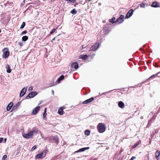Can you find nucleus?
<instances>
[{
    "label": "nucleus",
    "mask_w": 160,
    "mask_h": 160,
    "mask_svg": "<svg viewBox=\"0 0 160 160\" xmlns=\"http://www.w3.org/2000/svg\"><path fill=\"white\" fill-rule=\"evenodd\" d=\"M38 133V130H33L28 133H24L23 134V137L29 139L31 138L33 135H35Z\"/></svg>",
    "instance_id": "obj_1"
},
{
    "label": "nucleus",
    "mask_w": 160,
    "mask_h": 160,
    "mask_svg": "<svg viewBox=\"0 0 160 160\" xmlns=\"http://www.w3.org/2000/svg\"><path fill=\"white\" fill-rule=\"evenodd\" d=\"M97 128L99 132L102 133L105 131V124L102 123H99L97 126Z\"/></svg>",
    "instance_id": "obj_2"
},
{
    "label": "nucleus",
    "mask_w": 160,
    "mask_h": 160,
    "mask_svg": "<svg viewBox=\"0 0 160 160\" xmlns=\"http://www.w3.org/2000/svg\"><path fill=\"white\" fill-rule=\"evenodd\" d=\"M3 54L2 55L3 58H6L9 55L10 53L9 49L7 48H5L2 50Z\"/></svg>",
    "instance_id": "obj_3"
},
{
    "label": "nucleus",
    "mask_w": 160,
    "mask_h": 160,
    "mask_svg": "<svg viewBox=\"0 0 160 160\" xmlns=\"http://www.w3.org/2000/svg\"><path fill=\"white\" fill-rule=\"evenodd\" d=\"M46 154V151H43L41 153H39L36 156L35 158L36 159H38V158H42L45 156Z\"/></svg>",
    "instance_id": "obj_4"
},
{
    "label": "nucleus",
    "mask_w": 160,
    "mask_h": 160,
    "mask_svg": "<svg viewBox=\"0 0 160 160\" xmlns=\"http://www.w3.org/2000/svg\"><path fill=\"white\" fill-rule=\"evenodd\" d=\"M37 94L38 93L35 91L32 92L28 94V96L26 97V98L28 99L30 98H32L36 96Z\"/></svg>",
    "instance_id": "obj_5"
},
{
    "label": "nucleus",
    "mask_w": 160,
    "mask_h": 160,
    "mask_svg": "<svg viewBox=\"0 0 160 160\" xmlns=\"http://www.w3.org/2000/svg\"><path fill=\"white\" fill-rule=\"evenodd\" d=\"M99 47V44L98 43H96L93 45L91 47L89 51H95L98 49V48Z\"/></svg>",
    "instance_id": "obj_6"
},
{
    "label": "nucleus",
    "mask_w": 160,
    "mask_h": 160,
    "mask_svg": "<svg viewBox=\"0 0 160 160\" xmlns=\"http://www.w3.org/2000/svg\"><path fill=\"white\" fill-rule=\"evenodd\" d=\"M27 87H24L22 89L20 92V97H22L24 95L27 91Z\"/></svg>",
    "instance_id": "obj_7"
},
{
    "label": "nucleus",
    "mask_w": 160,
    "mask_h": 160,
    "mask_svg": "<svg viewBox=\"0 0 160 160\" xmlns=\"http://www.w3.org/2000/svg\"><path fill=\"white\" fill-rule=\"evenodd\" d=\"M133 12V10L132 9H131L129 10L125 18H128L131 17L132 15Z\"/></svg>",
    "instance_id": "obj_8"
},
{
    "label": "nucleus",
    "mask_w": 160,
    "mask_h": 160,
    "mask_svg": "<svg viewBox=\"0 0 160 160\" xmlns=\"http://www.w3.org/2000/svg\"><path fill=\"white\" fill-rule=\"evenodd\" d=\"M40 108L39 106H38L34 108L33 109V111L32 112V113L33 115H35L37 114V112L39 111L40 110Z\"/></svg>",
    "instance_id": "obj_9"
},
{
    "label": "nucleus",
    "mask_w": 160,
    "mask_h": 160,
    "mask_svg": "<svg viewBox=\"0 0 160 160\" xmlns=\"http://www.w3.org/2000/svg\"><path fill=\"white\" fill-rule=\"evenodd\" d=\"M94 100L93 97H92L88 99L83 102L82 103L83 104H87L88 103L92 102Z\"/></svg>",
    "instance_id": "obj_10"
},
{
    "label": "nucleus",
    "mask_w": 160,
    "mask_h": 160,
    "mask_svg": "<svg viewBox=\"0 0 160 160\" xmlns=\"http://www.w3.org/2000/svg\"><path fill=\"white\" fill-rule=\"evenodd\" d=\"M151 6L154 8H158L160 7L159 4L157 2H153Z\"/></svg>",
    "instance_id": "obj_11"
},
{
    "label": "nucleus",
    "mask_w": 160,
    "mask_h": 160,
    "mask_svg": "<svg viewBox=\"0 0 160 160\" xmlns=\"http://www.w3.org/2000/svg\"><path fill=\"white\" fill-rule=\"evenodd\" d=\"M20 102H18L15 106H13L12 111H15L17 110L20 105Z\"/></svg>",
    "instance_id": "obj_12"
},
{
    "label": "nucleus",
    "mask_w": 160,
    "mask_h": 160,
    "mask_svg": "<svg viewBox=\"0 0 160 160\" xmlns=\"http://www.w3.org/2000/svg\"><path fill=\"white\" fill-rule=\"evenodd\" d=\"M71 67L72 68H74L75 69H77L78 68V64L77 62H73L72 63Z\"/></svg>",
    "instance_id": "obj_13"
},
{
    "label": "nucleus",
    "mask_w": 160,
    "mask_h": 160,
    "mask_svg": "<svg viewBox=\"0 0 160 160\" xmlns=\"http://www.w3.org/2000/svg\"><path fill=\"white\" fill-rule=\"evenodd\" d=\"M118 106L120 108H122L124 107V104L122 101H120L118 102Z\"/></svg>",
    "instance_id": "obj_14"
},
{
    "label": "nucleus",
    "mask_w": 160,
    "mask_h": 160,
    "mask_svg": "<svg viewBox=\"0 0 160 160\" xmlns=\"http://www.w3.org/2000/svg\"><path fill=\"white\" fill-rule=\"evenodd\" d=\"M13 104V103L12 102H11L9 103L7 107V109L8 111H9L11 107H12Z\"/></svg>",
    "instance_id": "obj_15"
},
{
    "label": "nucleus",
    "mask_w": 160,
    "mask_h": 160,
    "mask_svg": "<svg viewBox=\"0 0 160 160\" xmlns=\"http://www.w3.org/2000/svg\"><path fill=\"white\" fill-rule=\"evenodd\" d=\"M63 108H59L58 110V113L60 115H62L63 112Z\"/></svg>",
    "instance_id": "obj_16"
},
{
    "label": "nucleus",
    "mask_w": 160,
    "mask_h": 160,
    "mask_svg": "<svg viewBox=\"0 0 160 160\" xmlns=\"http://www.w3.org/2000/svg\"><path fill=\"white\" fill-rule=\"evenodd\" d=\"M160 156V152L158 150H157L155 152V157L157 160L159 159L158 157Z\"/></svg>",
    "instance_id": "obj_17"
},
{
    "label": "nucleus",
    "mask_w": 160,
    "mask_h": 160,
    "mask_svg": "<svg viewBox=\"0 0 160 160\" xmlns=\"http://www.w3.org/2000/svg\"><path fill=\"white\" fill-rule=\"evenodd\" d=\"M11 67L9 65H8L6 67L7 68V72L8 73H10L11 72L12 70L10 69Z\"/></svg>",
    "instance_id": "obj_18"
},
{
    "label": "nucleus",
    "mask_w": 160,
    "mask_h": 160,
    "mask_svg": "<svg viewBox=\"0 0 160 160\" xmlns=\"http://www.w3.org/2000/svg\"><path fill=\"white\" fill-rule=\"evenodd\" d=\"M88 56L87 55H81L80 56V58L83 59L84 60H86L88 58Z\"/></svg>",
    "instance_id": "obj_19"
},
{
    "label": "nucleus",
    "mask_w": 160,
    "mask_h": 160,
    "mask_svg": "<svg viewBox=\"0 0 160 160\" xmlns=\"http://www.w3.org/2000/svg\"><path fill=\"white\" fill-rule=\"evenodd\" d=\"M124 21V20H122L120 18H118L117 19L116 22H118L119 24H120L123 22Z\"/></svg>",
    "instance_id": "obj_20"
},
{
    "label": "nucleus",
    "mask_w": 160,
    "mask_h": 160,
    "mask_svg": "<svg viewBox=\"0 0 160 160\" xmlns=\"http://www.w3.org/2000/svg\"><path fill=\"white\" fill-rule=\"evenodd\" d=\"M64 78V76L63 75H61L58 79V83H59Z\"/></svg>",
    "instance_id": "obj_21"
},
{
    "label": "nucleus",
    "mask_w": 160,
    "mask_h": 160,
    "mask_svg": "<svg viewBox=\"0 0 160 160\" xmlns=\"http://www.w3.org/2000/svg\"><path fill=\"white\" fill-rule=\"evenodd\" d=\"M116 20V18L115 17H113L111 19H110L109 20V22L113 24L115 22V21Z\"/></svg>",
    "instance_id": "obj_22"
},
{
    "label": "nucleus",
    "mask_w": 160,
    "mask_h": 160,
    "mask_svg": "<svg viewBox=\"0 0 160 160\" xmlns=\"http://www.w3.org/2000/svg\"><path fill=\"white\" fill-rule=\"evenodd\" d=\"M103 29L105 32H108L109 29V27L107 25H106L104 27Z\"/></svg>",
    "instance_id": "obj_23"
},
{
    "label": "nucleus",
    "mask_w": 160,
    "mask_h": 160,
    "mask_svg": "<svg viewBox=\"0 0 160 160\" xmlns=\"http://www.w3.org/2000/svg\"><path fill=\"white\" fill-rule=\"evenodd\" d=\"M77 12V11L75 9H72L70 12V13L73 14H75Z\"/></svg>",
    "instance_id": "obj_24"
},
{
    "label": "nucleus",
    "mask_w": 160,
    "mask_h": 160,
    "mask_svg": "<svg viewBox=\"0 0 160 160\" xmlns=\"http://www.w3.org/2000/svg\"><path fill=\"white\" fill-rule=\"evenodd\" d=\"M28 39V37L26 36H24L22 38V40L24 41H26Z\"/></svg>",
    "instance_id": "obj_25"
},
{
    "label": "nucleus",
    "mask_w": 160,
    "mask_h": 160,
    "mask_svg": "<svg viewBox=\"0 0 160 160\" xmlns=\"http://www.w3.org/2000/svg\"><path fill=\"white\" fill-rule=\"evenodd\" d=\"M84 148H80L78 150L76 151V152L78 153V152H83V151H85V149H84Z\"/></svg>",
    "instance_id": "obj_26"
},
{
    "label": "nucleus",
    "mask_w": 160,
    "mask_h": 160,
    "mask_svg": "<svg viewBox=\"0 0 160 160\" xmlns=\"http://www.w3.org/2000/svg\"><path fill=\"white\" fill-rule=\"evenodd\" d=\"M53 140L55 141L57 145L59 142L58 139V138L56 136L55 137Z\"/></svg>",
    "instance_id": "obj_27"
},
{
    "label": "nucleus",
    "mask_w": 160,
    "mask_h": 160,
    "mask_svg": "<svg viewBox=\"0 0 160 160\" xmlns=\"http://www.w3.org/2000/svg\"><path fill=\"white\" fill-rule=\"evenodd\" d=\"M90 131L89 130H86L85 132V134L88 136L90 134Z\"/></svg>",
    "instance_id": "obj_28"
},
{
    "label": "nucleus",
    "mask_w": 160,
    "mask_h": 160,
    "mask_svg": "<svg viewBox=\"0 0 160 160\" xmlns=\"http://www.w3.org/2000/svg\"><path fill=\"white\" fill-rule=\"evenodd\" d=\"M57 84V82H52L50 84V86L52 87L54 86L55 85Z\"/></svg>",
    "instance_id": "obj_29"
},
{
    "label": "nucleus",
    "mask_w": 160,
    "mask_h": 160,
    "mask_svg": "<svg viewBox=\"0 0 160 160\" xmlns=\"http://www.w3.org/2000/svg\"><path fill=\"white\" fill-rule=\"evenodd\" d=\"M55 137L53 136H50L48 138V140L49 141H51L52 140H53Z\"/></svg>",
    "instance_id": "obj_30"
},
{
    "label": "nucleus",
    "mask_w": 160,
    "mask_h": 160,
    "mask_svg": "<svg viewBox=\"0 0 160 160\" xmlns=\"http://www.w3.org/2000/svg\"><path fill=\"white\" fill-rule=\"evenodd\" d=\"M25 23L24 22H23L22 23V24L21 25V26L20 27V29H22L24 27H25Z\"/></svg>",
    "instance_id": "obj_31"
},
{
    "label": "nucleus",
    "mask_w": 160,
    "mask_h": 160,
    "mask_svg": "<svg viewBox=\"0 0 160 160\" xmlns=\"http://www.w3.org/2000/svg\"><path fill=\"white\" fill-rule=\"evenodd\" d=\"M7 158V156L6 155H4L2 157V160H6Z\"/></svg>",
    "instance_id": "obj_32"
},
{
    "label": "nucleus",
    "mask_w": 160,
    "mask_h": 160,
    "mask_svg": "<svg viewBox=\"0 0 160 160\" xmlns=\"http://www.w3.org/2000/svg\"><path fill=\"white\" fill-rule=\"evenodd\" d=\"M139 144L138 142H137L133 146H132V148H134L137 146H138V145Z\"/></svg>",
    "instance_id": "obj_33"
},
{
    "label": "nucleus",
    "mask_w": 160,
    "mask_h": 160,
    "mask_svg": "<svg viewBox=\"0 0 160 160\" xmlns=\"http://www.w3.org/2000/svg\"><path fill=\"white\" fill-rule=\"evenodd\" d=\"M56 30V29L55 28L53 29L52 31H51L50 32V34H52Z\"/></svg>",
    "instance_id": "obj_34"
},
{
    "label": "nucleus",
    "mask_w": 160,
    "mask_h": 160,
    "mask_svg": "<svg viewBox=\"0 0 160 160\" xmlns=\"http://www.w3.org/2000/svg\"><path fill=\"white\" fill-rule=\"evenodd\" d=\"M140 7L141 8H144L145 7V5L144 3H142L140 4Z\"/></svg>",
    "instance_id": "obj_35"
},
{
    "label": "nucleus",
    "mask_w": 160,
    "mask_h": 160,
    "mask_svg": "<svg viewBox=\"0 0 160 160\" xmlns=\"http://www.w3.org/2000/svg\"><path fill=\"white\" fill-rule=\"evenodd\" d=\"M36 146H34L31 149V151H32L34 150H35L36 148Z\"/></svg>",
    "instance_id": "obj_36"
},
{
    "label": "nucleus",
    "mask_w": 160,
    "mask_h": 160,
    "mask_svg": "<svg viewBox=\"0 0 160 160\" xmlns=\"http://www.w3.org/2000/svg\"><path fill=\"white\" fill-rule=\"evenodd\" d=\"M124 17V16L123 15H121L120 16L119 18H120L122 20H123V18Z\"/></svg>",
    "instance_id": "obj_37"
},
{
    "label": "nucleus",
    "mask_w": 160,
    "mask_h": 160,
    "mask_svg": "<svg viewBox=\"0 0 160 160\" xmlns=\"http://www.w3.org/2000/svg\"><path fill=\"white\" fill-rule=\"evenodd\" d=\"M46 116V111L45 110L44 111V112L43 113V118H45V117Z\"/></svg>",
    "instance_id": "obj_38"
},
{
    "label": "nucleus",
    "mask_w": 160,
    "mask_h": 160,
    "mask_svg": "<svg viewBox=\"0 0 160 160\" xmlns=\"http://www.w3.org/2000/svg\"><path fill=\"white\" fill-rule=\"evenodd\" d=\"M27 31H26V30L22 32L21 34L23 35V34H25L27 33Z\"/></svg>",
    "instance_id": "obj_39"
},
{
    "label": "nucleus",
    "mask_w": 160,
    "mask_h": 160,
    "mask_svg": "<svg viewBox=\"0 0 160 160\" xmlns=\"http://www.w3.org/2000/svg\"><path fill=\"white\" fill-rule=\"evenodd\" d=\"M159 73H160V72L157 73L155 75H152L151 77H150V78L154 77L155 75H158Z\"/></svg>",
    "instance_id": "obj_40"
},
{
    "label": "nucleus",
    "mask_w": 160,
    "mask_h": 160,
    "mask_svg": "<svg viewBox=\"0 0 160 160\" xmlns=\"http://www.w3.org/2000/svg\"><path fill=\"white\" fill-rule=\"evenodd\" d=\"M65 1H69L70 2H75V0H65Z\"/></svg>",
    "instance_id": "obj_41"
},
{
    "label": "nucleus",
    "mask_w": 160,
    "mask_h": 160,
    "mask_svg": "<svg viewBox=\"0 0 160 160\" xmlns=\"http://www.w3.org/2000/svg\"><path fill=\"white\" fill-rule=\"evenodd\" d=\"M29 90L32 91L33 90V88L32 87H30L29 88Z\"/></svg>",
    "instance_id": "obj_42"
},
{
    "label": "nucleus",
    "mask_w": 160,
    "mask_h": 160,
    "mask_svg": "<svg viewBox=\"0 0 160 160\" xmlns=\"http://www.w3.org/2000/svg\"><path fill=\"white\" fill-rule=\"evenodd\" d=\"M3 140V138H0V142L1 143Z\"/></svg>",
    "instance_id": "obj_43"
},
{
    "label": "nucleus",
    "mask_w": 160,
    "mask_h": 160,
    "mask_svg": "<svg viewBox=\"0 0 160 160\" xmlns=\"http://www.w3.org/2000/svg\"><path fill=\"white\" fill-rule=\"evenodd\" d=\"M109 92H104V93H102V94H101L100 93H99V95H102V94H104V93H108Z\"/></svg>",
    "instance_id": "obj_44"
},
{
    "label": "nucleus",
    "mask_w": 160,
    "mask_h": 160,
    "mask_svg": "<svg viewBox=\"0 0 160 160\" xmlns=\"http://www.w3.org/2000/svg\"><path fill=\"white\" fill-rule=\"evenodd\" d=\"M95 54H92V55H91V57L92 58H93L94 57V56H95Z\"/></svg>",
    "instance_id": "obj_45"
},
{
    "label": "nucleus",
    "mask_w": 160,
    "mask_h": 160,
    "mask_svg": "<svg viewBox=\"0 0 160 160\" xmlns=\"http://www.w3.org/2000/svg\"><path fill=\"white\" fill-rule=\"evenodd\" d=\"M51 92H52V94L53 95H54V91L53 90H52V91H51Z\"/></svg>",
    "instance_id": "obj_46"
},
{
    "label": "nucleus",
    "mask_w": 160,
    "mask_h": 160,
    "mask_svg": "<svg viewBox=\"0 0 160 160\" xmlns=\"http://www.w3.org/2000/svg\"><path fill=\"white\" fill-rule=\"evenodd\" d=\"M84 148V149H85V150H86L88 149L89 148V147H86V148Z\"/></svg>",
    "instance_id": "obj_47"
},
{
    "label": "nucleus",
    "mask_w": 160,
    "mask_h": 160,
    "mask_svg": "<svg viewBox=\"0 0 160 160\" xmlns=\"http://www.w3.org/2000/svg\"><path fill=\"white\" fill-rule=\"evenodd\" d=\"M18 44L20 45L21 46L22 45V44H21V43L20 42H18Z\"/></svg>",
    "instance_id": "obj_48"
},
{
    "label": "nucleus",
    "mask_w": 160,
    "mask_h": 160,
    "mask_svg": "<svg viewBox=\"0 0 160 160\" xmlns=\"http://www.w3.org/2000/svg\"><path fill=\"white\" fill-rule=\"evenodd\" d=\"M85 47H84V45L82 46V48H85Z\"/></svg>",
    "instance_id": "obj_49"
},
{
    "label": "nucleus",
    "mask_w": 160,
    "mask_h": 160,
    "mask_svg": "<svg viewBox=\"0 0 160 160\" xmlns=\"http://www.w3.org/2000/svg\"><path fill=\"white\" fill-rule=\"evenodd\" d=\"M55 39V38H53L52 40V41L54 40Z\"/></svg>",
    "instance_id": "obj_50"
},
{
    "label": "nucleus",
    "mask_w": 160,
    "mask_h": 160,
    "mask_svg": "<svg viewBox=\"0 0 160 160\" xmlns=\"http://www.w3.org/2000/svg\"><path fill=\"white\" fill-rule=\"evenodd\" d=\"M140 118L141 119H143V117L142 116H141L140 117Z\"/></svg>",
    "instance_id": "obj_51"
},
{
    "label": "nucleus",
    "mask_w": 160,
    "mask_h": 160,
    "mask_svg": "<svg viewBox=\"0 0 160 160\" xmlns=\"http://www.w3.org/2000/svg\"><path fill=\"white\" fill-rule=\"evenodd\" d=\"M150 121H149L148 122V125L150 123Z\"/></svg>",
    "instance_id": "obj_52"
},
{
    "label": "nucleus",
    "mask_w": 160,
    "mask_h": 160,
    "mask_svg": "<svg viewBox=\"0 0 160 160\" xmlns=\"http://www.w3.org/2000/svg\"><path fill=\"white\" fill-rule=\"evenodd\" d=\"M23 2H24H24H25V0H23Z\"/></svg>",
    "instance_id": "obj_53"
},
{
    "label": "nucleus",
    "mask_w": 160,
    "mask_h": 160,
    "mask_svg": "<svg viewBox=\"0 0 160 160\" xmlns=\"http://www.w3.org/2000/svg\"><path fill=\"white\" fill-rule=\"evenodd\" d=\"M40 104H41V103H40L38 104V105H39Z\"/></svg>",
    "instance_id": "obj_54"
},
{
    "label": "nucleus",
    "mask_w": 160,
    "mask_h": 160,
    "mask_svg": "<svg viewBox=\"0 0 160 160\" xmlns=\"http://www.w3.org/2000/svg\"><path fill=\"white\" fill-rule=\"evenodd\" d=\"M22 4H23V3H21V5H22Z\"/></svg>",
    "instance_id": "obj_55"
},
{
    "label": "nucleus",
    "mask_w": 160,
    "mask_h": 160,
    "mask_svg": "<svg viewBox=\"0 0 160 160\" xmlns=\"http://www.w3.org/2000/svg\"><path fill=\"white\" fill-rule=\"evenodd\" d=\"M22 4H23V3H21V5H22Z\"/></svg>",
    "instance_id": "obj_56"
},
{
    "label": "nucleus",
    "mask_w": 160,
    "mask_h": 160,
    "mask_svg": "<svg viewBox=\"0 0 160 160\" xmlns=\"http://www.w3.org/2000/svg\"><path fill=\"white\" fill-rule=\"evenodd\" d=\"M99 5H100L101 4H100V3H99Z\"/></svg>",
    "instance_id": "obj_57"
}]
</instances>
